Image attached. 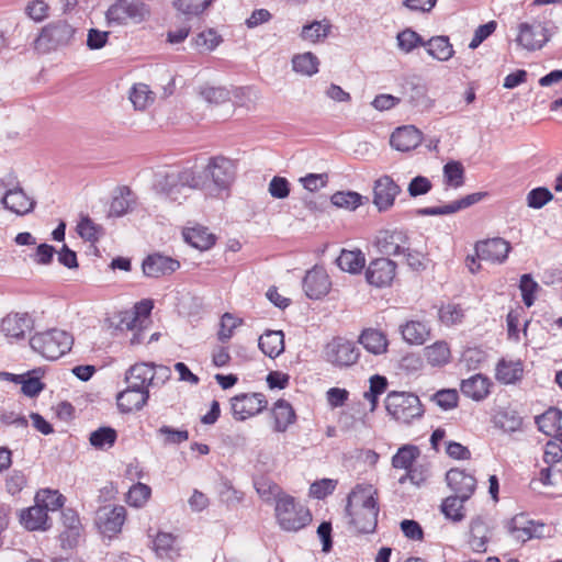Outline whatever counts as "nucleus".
<instances>
[{
	"label": "nucleus",
	"mask_w": 562,
	"mask_h": 562,
	"mask_svg": "<svg viewBox=\"0 0 562 562\" xmlns=\"http://www.w3.org/2000/svg\"><path fill=\"white\" fill-rule=\"evenodd\" d=\"M158 434L164 436L165 443L177 445L184 442L189 439V432L184 429H173L170 426H161Z\"/></svg>",
	"instance_id": "nucleus-62"
},
{
	"label": "nucleus",
	"mask_w": 562,
	"mask_h": 562,
	"mask_svg": "<svg viewBox=\"0 0 562 562\" xmlns=\"http://www.w3.org/2000/svg\"><path fill=\"white\" fill-rule=\"evenodd\" d=\"M149 15V9L142 0H116L105 12L110 27L138 24Z\"/></svg>",
	"instance_id": "nucleus-7"
},
{
	"label": "nucleus",
	"mask_w": 562,
	"mask_h": 562,
	"mask_svg": "<svg viewBox=\"0 0 562 562\" xmlns=\"http://www.w3.org/2000/svg\"><path fill=\"white\" fill-rule=\"evenodd\" d=\"M153 308L151 301H143L136 305L135 315H131L128 318H124L122 324H125L127 329L135 330L142 328L143 324L148 321V316Z\"/></svg>",
	"instance_id": "nucleus-50"
},
{
	"label": "nucleus",
	"mask_w": 562,
	"mask_h": 562,
	"mask_svg": "<svg viewBox=\"0 0 562 562\" xmlns=\"http://www.w3.org/2000/svg\"><path fill=\"white\" fill-rule=\"evenodd\" d=\"M510 249L508 241L496 237L476 243L475 255L480 260L503 263L507 259Z\"/></svg>",
	"instance_id": "nucleus-20"
},
{
	"label": "nucleus",
	"mask_w": 562,
	"mask_h": 562,
	"mask_svg": "<svg viewBox=\"0 0 562 562\" xmlns=\"http://www.w3.org/2000/svg\"><path fill=\"white\" fill-rule=\"evenodd\" d=\"M75 29L66 21H56L44 26L34 41V47L41 53H48L70 44Z\"/></svg>",
	"instance_id": "nucleus-8"
},
{
	"label": "nucleus",
	"mask_w": 562,
	"mask_h": 562,
	"mask_svg": "<svg viewBox=\"0 0 562 562\" xmlns=\"http://www.w3.org/2000/svg\"><path fill=\"white\" fill-rule=\"evenodd\" d=\"M543 460L549 467L540 471V481L543 485H554L555 481L552 480V476L561 473L562 446L557 441H548L544 448Z\"/></svg>",
	"instance_id": "nucleus-22"
},
{
	"label": "nucleus",
	"mask_w": 562,
	"mask_h": 562,
	"mask_svg": "<svg viewBox=\"0 0 562 562\" xmlns=\"http://www.w3.org/2000/svg\"><path fill=\"white\" fill-rule=\"evenodd\" d=\"M83 533V526L79 515L71 508L61 512L59 542L63 550H70L79 544Z\"/></svg>",
	"instance_id": "nucleus-11"
},
{
	"label": "nucleus",
	"mask_w": 562,
	"mask_h": 562,
	"mask_svg": "<svg viewBox=\"0 0 562 562\" xmlns=\"http://www.w3.org/2000/svg\"><path fill=\"white\" fill-rule=\"evenodd\" d=\"M446 184L459 188L464 183V168L460 161H449L443 166Z\"/></svg>",
	"instance_id": "nucleus-55"
},
{
	"label": "nucleus",
	"mask_w": 562,
	"mask_h": 562,
	"mask_svg": "<svg viewBox=\"0 0 562 562\" xmlns=\"http://www.w3.org/2000/svg\"><path fill=\"white\" fill-rule=\"evenodd\" d=\"M268 191L274 199H285L290 194V183L285 178L276 176L269 182Z\"/></svg>",
	"instance_id": "nucleus-63"
},
{
	"label": "nucleus",
	"mask_w": 562,
	"mask_h": 562,
	"mask_svg": "<svg viewBox=\"0 0 562 562\" xmlns=\"http://www.w3.org/2000/svg\"><path fill=\"white\" fill-rule=\"evenodd\" d=\"M424 47L427 48V53L439 61L449 60L453 54V46L449 41L448 36H432L428 41H425Z\"/></svg>",
	"instance_id": "nucleus-35"
},
{
	"label": "nucleus",
	"mask_w": 562,
	"mask_h": 562,
	"mask_svg": "<svg viewBox=\"0 0 562 562\" xmlns=\"http://www.w3.org/2000/svg\"><path fill=\"white\" fill-rule=\"evenodd\" d=\"M34 327V321L29 313L7 314L0 323V331L10 341H18L25 338L26 333Z\"/></svg>",
	"instance_id": "nucleus-16"
},
{
	"label": "nucleus",
	"mask_w": 562,
	"mask_h": 562,
	"mask_svg": "<svg viewBox=\"0 0 562 562\" xmlns=\"http://www.w3.org/2000/svg\"><path fill=\"white\" fill-rule=\"evenodd\" d=\"M387 414L396 422L412 424L424 415V408L417 395L408 392H390L385 398Z\"/></svg>",
	"instance_id": "nucleus-6"
},
{
	"label": "nucleus",
	"mask_w": 562,
	"mask_h": 562,
	"mask_svg": "<svg viewBox=\"0 0 562 562\" xmlns=\"http://www.w3.org/2000/svg\"><path fill=\"white\" fill-rule=\"evenodd\" d=\"M267 404L262 393H241L231 398V411L236 420L244 422L260 414Z\"/></svg>",
	"instance_id": "nucleus-9"
},
{
	"label": "nucleus",
	"mask_w": 562,
	"mask_h": 562,
	"mask_svg": "<svg viewBox=\"0 0 562 562\" xmlns=\"http://www.w3.org/2000/svg\"><path fill=\"white\" fill-rule=\"evenodd\" d=\"M432 188L431 181L424 176H417L408 183V194L413 198L428 193Z\"/></svg>",
	"instance_id": "nucleus-64"
},
{
	"label": "nucleus",
	"mask_w": 562,
	"mask_h": 562,
	"mask_svg": "<svg viewBox=\"0 0 562 562\" xmlns=\"http://www.w3.org/2000/svg\"><path fill=\"white\" fill-rule=\"evenodd\" d=\"M330 281L326 271L322 268H313L303 279V289L307 297L318 300L330 290Z\"/></svg>",
	"instance_id": "nucleus-21"
},
{
	"label": "nucleus",
	"mask_w": 562,
	"mask_h": 562,
	"mask_svg": "<svg viewBox=\"0 0 562 562\" xmlns=\"http://www.w3.org/2000/svg\"><path fill=\"white\" fill-rule=\"evenodd\" d=\"M240 324V321L229 313H225L221 319V327L217 333L218 340L227 341L233 336L234 329Z\"/></svg>",
	"instance_id": "nucleus-60"
},
{
	"label": "nucleus",
	"mask_w": 562,
	"mask_h": 562,
	"mask_svg": "<svg viewBox=\"0 0 562 562\" xmlns=\"http://www.w3.org/2000/svg\"><path fill=\"white\" fill-rule=\"evenodd\" d=\"M260 350L269 358H277L284 350V335L282 330H267L258 341Z\"/></svg>",
	"instance_id": "nucleus-30"
},
{
	"label": "nucleus",
	"mask_w": 562,
	"mask_h": 562,
	"mask_svg": "<svg viewBox=\"0 0 562 562\" xmlns=\"http://www.w3.org/2000/svg\"><path fill=\"white\" fill-rule=\"evenodd\" d=\"M378 502L372 494H349L346 509L359 531L372 532L378 522Z\"/></svg>",
	"instance_id": "nucleus-5"
},
{
	"label": "nucleus",
	"mask_w": 562,
	"mask_h": 562,
	"mask_svg": "<svg viewBox=\"0 0 562 562\" xmlns=\"http://www.w3.org/2000/svg\"><path fill=\"white\" fill-rule=\"evenodd\" d=\"M1 203L4 209L16 215H25L33 211L35 201L30 198L21 187L5 190Z\"/></svg>",
	"instance_id": "nucleus-24"
},
{
	"label": "nucleus",
	"mask_w": 562,
	"mask_h": 562,
	"mask_svg": "<svg viewBox=\"0 0 562 562\" xmlns=\"http://www.w3.org/2000/svg\"><path fill=\"white\" fill-rule=\"evenodd\" d=\"M329 29L330 24L328 21H314L303 26L301 36L303 40L315 43L321 38H325L328 35Z\"/></svg>",
	"instance_id": "nucleus-54"
},
{
	"label": "nucleus",
	"mask_w": 562,
	"mask_h": 562,
	"mask_svg": "<svg viewBox=\"0 0 562 562\" xmlns=\"http://www.w3.org/2000/svg\"><path fill=\"white\" fill-rule=\"evenodd\" d=\"M374 244L380 254L396 257L408 250V236L402 229H384L378 233Z\"/></svg>",
	"instance_id": "nucleus-14"
},
{
	"label": "nucleus",
	"mask_w": 562,
	"mask_h": 562,
	"mask_svg": "<svg viewBox=\"0 0 562 562\" xmlns=\"http://www.w3.org/2000/svg\"><path fill=\"white\" fill-rule=\"evenodd\" d=\"M324 353L328 362L338 367L352 366L360 356L356 344L342 337H336L329 341L325 347Z\"/></svg>",
	"instance_id": "nucleus-10"
},
{
	"label": "nucleus",
	"mask_w": 562,
	"mask_h": 562,
	"mask_svg": "<svg viewBox=\"0 0 562 562\" xmlns=\"http://www.w3.org/2000/svg\"><path fill=\"white\" fill-rule=\"evenodd\" d=\"M221 43V37L213 30L199 33L193 40L195 48L200 50H213Z\"/></svg>",
	"instance_id": "nucleus-59"
},
{
	"label": "nucleus",
	"mask_w": 562,
	"mask_h": 562,
	"mask_svg": "<svg viewBox=\"0 0 562 562\" xmlns=\"http://www.w3.org/2000/svg\"><path fill=\"white\" fill-rule=\"evenodd\" d=\"M153 549L159 558L173 559L178 555L176 537L169 532H159L153 541Z\"/></svg>",
	"instance_id": "nucleus-43"
},
{
	"label": "nucleus",
	"mask_w": 562,
	"mask_h": 562,
	"mask_svg": "<svg viewBox=\"0 0 562 562\" xmlns=\"http://www.w3.org/2000/svg\"><path fill=\"white\" fill-rule=\"evenodd\" d=\"M446 480L452 492H474L476 487V479L464 470H449Z\"/></svg>",
	"instance_id": "nucleus-34"
},
{
	"label": "nucleus",
	"mask_w": 562,
	"mask_h": 562,
	"mask_svg": "<svg viewBox=\"0 0 562 562\" xmlns=\"http://www.w3.org/2000/svg\"><path fill=\"white\" fill-rule=\"evenodd\" d=\"M363 196L353 191H339L331 195V203L341 209L353 211L362 204Z\"/></svg>",
	"instance_id": "nucleus-52"
},
{
	"label": "nucleus",
	"mask_w": 562,
	"mask_h": 562,
	"mask_svg": "<svg viewBox=\"0 0 562 562\" xmlns=\"http://www.w3.org/2000/svg\"><path fill=\"white\" fill-rule=\"evenodd\" d=\"M125 382L128 387L149 391V386H153L151 362H137L131 366L125 373Z\"/></svg>",
	"instance_id": "nucleus-27"
},
{
	"label": "nucleus",
	"mask_w": 562,
	"mask_h": 562,
	"mask_svg": "<svg viewBox=\"0 0 562 562\" xmlns=\"http://www.w3.org/2000/svg\"><path fill=\"white\" fill-rule=\"evenodd\" d=\"M424 356L431 367H442L450 361L451 351L449 345L439 340L424 349Z\"/></svg>",
	"instance_id": "nucleus-39"
},
{
	"label": "nucleus",
	"mask_w": 562,
	"mask_h": 562,
	"mask_svg": "<svg viewBox=\"0 0 562 562\" xmlns=\"http://www.w3.org/2000/svg\"><path fill=\"white\" fill-rule=\"evenodd\" d=\"M136 204L134 193L130 188L123 187L114 195L110 204V215L120 217L128 213Z\"/></svg>",
	"instance_id": "nucleus-38"
},
{
	"label": "nucleus",
	"mask_w": 562,
	"mask_h": 562,
	"mask_svg": "<svg viewBox=\"0 0 562 562\" xmlns=\"http://www.w3.org/2000/svg\"><path fill=\"white\" fill-rule=\"evenodd\" d=\"M396 276V263L385 257L373 259L366 269L367 282L375 288L390 286Z\"/></svg>",
	"instance_id": "nucleus-15"
},
{
	"label": "nucleus",
	"mask_w": 562,
	"mask_h": 562,
	"mask_svg": "<svg viewBox=\"0 0 562 562\" xmlns=\"http://www.w3.org/2000/svg\"><path fill=\"white\" fill-rule=\"evenodd\" d=\"M203 187L202 175L192 168H184L159 176L154 188L160 199L181 204L193 190L203 189Z\"/></svg>",
	"instance_id": "nucleus-1"
},
{
	"label": "nucleus",
	"mask_w": 562,
	"mask_h": 562,
	"mask_svg": "<svg viewBox=\"0 0 562 562\" xmlns=\"http://www.w3.org/2000/svg\"><path fill=\"white\" fill-rule=\"evenodd\" d=\"M183 237L187 243L200 250L210 249L215 244V236L203 226L187 228L183 232Z\"/></svg>",
	"instance_id": "nucleus-36"
},
{
	"label": "nucleus",
	"mask_w": 562,
	"mask_h": 562,
	"mask_svg": "<svg viewBox=\"0 0 562 562\" xmlns=\"http://www.w3.org/2000/svg\"><path fill=\"white\" fill-rule=\"evenodd\" d=\"M422 132L416 127H397L391 135L390 143L393 148L400 151H409L415 149L422 143Z\"/></svg>",
	"instance_id": "nucleus-26"
},
{
	"label": "nucleus",
	"mask_w": 562,
	"mask_h": 562,
	"mask_svg": "<svg viewBox=\"0 0 562 562\" xmlns=\"http://www.w3.org/2000/svg\"><path fill=\"white\" fill-rule=\"evenodd\" d=\"M522 376V367L520 362L501 360L496 367V379L504 383H515Z\"/></svg>",
	"instance_id": "nucleus-46"
},
{
	"label": "nucleus",
	"mask_w": 562,
	"mask_h": 562,
	"mask_svg": "<svg viewBox=\"0 0 562 562\" xmlns=\"http://www.w3.org/2000/svg\"><path fill=\"white\" fill-rule=\"evenodd\" d=\"M553 199L551 191L544 187L535 188L527 194V205L531 209H541Z\"/></svg>",
	"instance_id": "nucleus-56"
},
{
	"label": "nucleus",
	"mask_w": 562,
	"mask_h": 562,
	"mask_svg": "<svg viewBox=\"0 0 562 562\" xmlns=\"http://www.w3.org/2000/svg\"><path fill=\"white\" fill-rule=\"evenodd\" d=\"M272 416L274 419V430L277 432H284L296 419L293 407L284 400H278L274 403Z\"/></svg>",
	"instance_id": "nucleus-33"
},
{
	"label": "nucleus",
	"mask_w": 562,
	"mask_h": 562,
	"mask_svg": "<svg viewBox=\"0 0 562 562\" xmlns=\"http://www.w3.org/2000/svg\"><path fill=\"white\" fill-rule=\"evenodd\" d=\"M515 41L522 49L529 52L537 50L542 48L549 41L548 30L538 21L532 23L524 22L518 25V34Z\"/></svg>",
	"instance_id": "nucleus-12"
},
{
	"label": "nucleus",
	"mask_w": 562,
	"mask_h": 562,
	"mask_svg": "<svg viewBox=\"0 0 562 562\" xmlns=\"http://www.w3.org/2000/svg\"><path fill=\"white\" fill-rule=\"evenodd\" d=\"M431 400L442 409L448 411L458 405L459 395L456 390L445 389L436 392Z\"/></svg>",
	"instance_id": "nucleus-57"
},
{
	"label": "nucleus",
	"mask_w": 562,
	"mask_h": 562,
	"mask_svg": "<svg viewBox=\"0 0 562 562\" xmlns=\"http://www.w3.org/2000/svg\"><path fill=\"white\" fill-rule=\"evenodd\" d=\"M205 170L218 190L228 189L235 179V166L233 160L223 156L212 157Z\"/></svg>",
	"instance_id": "nucleus-17"
},
{
	"label": "nucleus",
	"mask_w": 562,
	"mask_h": 562,
	"mask_svg": "<svg viewBox=\"0 0 562 562\" xmlns=\"http://www.w3.org/2000/svg\"><path fill=\"white\" fill-rule=\"evenodd\" d=\"M400 193V186L390 176H383L374 182L373 204L380 212L387 211Z\"/></svg>",
	"instance_id": "nucleus-19"
},
{
	"label": "nucleus",
	"mask_w": 562,
	"mask_h": 562,
	"mask_svg": "<svg viewBox=\"0 0 562 562\" xmlns=\"http://www.w3.org/2000/svg\"><path fill=\"white\" fill-rule=\"evenodd\" d=\"M562 412L558 408H549L546 413L536 418L540 431L547 436H553L562 428Z\"/></svg>",
	"instance_id": "nucleus-41"
},
{
	"label": "nucleus",
	"mask_w": 562,
	"mask_h": 562,
	"mask_svg": "<svg viewBox=\"0 0 562 562\" xmlns=\"http://www.w3.org/2000/svg\"><path fill=\"white\" fill-rule=\"evenodd\" d=\"M490 529L486 522L477 517L471 521L470 526V544L474 551H486V543L488 541Z\"/></svg>",
	"instance_id": "nucleus-40"
},
{
	"label": "nucleus",
	"mask_w": 562,
	"mask_h": 562,
	"mask_svg": "<svg viewBox=\"0 0 562 562\" xmlns=\"http://www.w3.org/2000/svg\"><path fill=\"white\" fill-rule=\"evenodd\" d=\"M470 498L469 494H452L441 503V512L446 518L452 521H461L465 517L464 503Z\"/></svg>",
	"instance_id": "nucleus-32"
},
{
	"label": "nucleus",
	"mask_w": 562,
	"mask_h": 562,
	"mask_svg": "<svg viewBox=\"0 0 562 562\" xmlns=\"http://www.w3.org/2000/svg\"><path fill=\"white\" fill-rule=\"evenodd\" d=\"M77 232L85 240L95 243L103 235V227L94 223L89 216H82L77 225Z\"/></svg>",
	"instance_id": "nucleus-51"
},
{
	"label": "nucleus",
	"mask_w": 562,
	"mask_h": 562,
	"mask_svg": "<svg viewBox=\"0 0 562 562\" xmlns=\"http://www.w3.org/2000/svg\"><path fill=\"white\" fill-rule=\"evenodd\" d=\"M125 518L123 506H103L97 512L95 525L103 536L113 538L121 532Z\"/></svg>",
	"instance_id": "nucleus-13"
},
{
	"label": "nucleus",
	"mask_w": 562,
	"mask_h": 562,
	"mask_svg": "<svg viewBox=\"0 0 562 562\" xmlns=\"http://www.w3.org/2000/svg\"><path fill=\"white\" fill-rule=\"evenodd\" d=\"M319 60L311 52L294 55L292 58V68L295 72L311 77L318 72Z\"/></svg>",
	"instance_id": "nucleus-42"
},
{
	"label": "nucleus",
	"mask_w": 562,
	"mask_h": 562,
	"mask_svg": "<svg viewBox=\"0 0 562 562\" xmlns=\"http://www.w3.org/2000/svg\"><path fill=\"white\" fill-rule=\"evenodd\" d=\"M419 456L420 450L417 446L404 445L398 448L397 452L392 457V465L395 469L408 470L414 467Z\"/></svg>",
	"instance_id": "nucleus-44"
},
{
	"label": "nucleus",
	"mask_w": 562,
	"mask_h": 562,
	"mask_svg": "<svg viewBox=\"0 0 562 562\" xmlns=\"http://www.w3.org/2000/svg\"><path fill=\"white\" fill-rule=\"evenodd\" d=\"M149 398V391L138 387H128L120 392L116 396L117 407L122 413H131L142 409Z\"/></svg>",
	"instance_id": "nucleus-25"
},
{
	"label": "nucleus",
	"mask_w": 562,
	"mask_h": 562,
	"mask_svg": "<svg viewBox=\"0 0 562 562\" xmlns=\"http://www.w3.org/2000/svg\"><path fill=\"white\" fill-rule=\"evenodd\" d=\"M359 342L367 351L373 355H382L386 352L389 346L385 334L374 328H367L362 330L359 336Z\"/></svg>",
	"instance_id": "nucleus-31"
},
{
	"label": "nucleus",
	"mask_w": 562,
	"mask_h": 562,
	"mask_svg": "<svg viewBox=\"0 0 562 562\" xmlns=\"http://www.w3.org/2000/svg\"><path fill=\"white\" fill-rule=\"evenodd\" d=\"M508 533L518 541H527L543 536L546 526L528 518L526 514L514 516L506 525Z\"/></svg>",
	"instance_id": "nucleus-18"
},
{
	"label": "nucleus",
	"mask_w": 562,
	"mask_h": 562,
	"mask_svg": "<svg viewBox=\"0 0 562 562\" xmlns=\"http://www.w3.org/2000/svg\"><path fill=\"white\" fill-rule=\"evenodd\" d=\"M519 289L521 291L522 302L530 307L535 302V293L538 291V283L530 274H522L520 278Z\"/></svg>",
	"instance_id": "nucleus-58"
},
{
	"label": "nucleus",
	"mask_w": 562,
	"mask_h": 562,
	"mask_svg": "<svg viewBox=\"0 0 562 562\" xmlns=\"http://www.w3.org/2000/svg\"><path fill=\"white\" fill-rule=\"evenodd\" d=\"M274 516L279 527L289 532L299 531L312 521V514L308 508L290 494H277Z\"/></svg>",
	"instance_id": "nucleus-3"
},
{
	"label": "nucleus",
	"mask_w": 562,
	"mask_h": 562,
	"mask_svg": "<svg viewBox=\"0 0 562 562\" xmlns=\"http://www.w3.org/2000/svg\"><path fill=\"white\" fill-rule=\"evenodd\" d=\"M74 344L72 336L61 329L53 328L36 333L30 338L33 351L47 360H57L68 351Z\"/></svg>",
	"instance_id": "nucleus-4"
},
{
	"label": "nucleus",
	"mask_w": 562,
	"mask_h": 562,
	"mask_svg": "<svg viewBox=\"0 0 562 562\" xmlns=\"http://www.w3.org/2000/svg\"><path fill=\"white\" fill-rule=\"evenodd\" d=\"M25 14L35 22H41L48 16V4L44 0L30 1L25 7Z\"/></svg>",
	"instance_id": "nucleus-61"
},
{
	"label": "nucleus",
	"mask_w": 562,
	"mask_h": 562,
	"mask_svg": "<svg viewBox=\"0 0 562 562\" xmlns=\"http://www.w3.org/2000/svg\"><path fill=\"white\" fill-rule=\"evenodd\" d=\"M398 48L405 54L412 53L416 47L424 46V38L412 29H405L396 36Z\"/></svg>",
	"instance_id": "nucleus-53"
},
{
	"label": "nucleus",
	"mask_w": 562,
	"mask_h": 562,
	"mask_svg": "<svg viewBox=\"0 0 562 562\" xmlns=\"http://www.w3.org/2000/svg\"><path fill=\"white\" fill-rule=\"evenodd\" d=\"M63 494H35V504L20 513L21 525L30 530H47L50 527L48 512H55L65 504Z\"/></svg>",
	"instance_id": "nucleus-2"
},
{
	"label": "nucleus",
	"mask_w": 562,
	"mask_h": 562,
	"mask_svg": "<svg viewBox=\"0 0 562 562\" xmlns=\"http://www.w3.org/2000/svg\"><path fill=\"white\" fill-rule=\"evenodd\" d=\"M400 330L403 339L409 345H423L430 336L429 324L422 321H407Z\"/></svg>",
	"instance_id": "nucleus-28"
},
{
	"label": "nucleus",
	"mask_w": 562,
	"mask_h": 562,
	"mask_svg": "<svg viewBox=\"0 0 562 562\" xmlns=\"http://www.w3.org/2000/svg\"><path fill=\"white\" fill-rule=\"evenodd\" d=\"M491 382L482 374H474L461 383V392L464 396L474 401H482L490 394Z\"/></svg>",
	"instance_id": "nucleus-29"
},
{
	"label": "nucleus",
	"mask_w": 562,
	"mask_h": 562,
	"mask_svg": "<svg viewBox=\"0 0 562 562\" xmlns=\"http://www.w3.org/2000/svg\"><path fill=\"white\" fill-rule=\"evenodd\" d=\"M337 266L346 272L356 274L366 266V257L361 250H341L336 259Z\"/></svg>",
	"instance_id": "nucleus-37"
},
{
	"label": "nucleus",
	"mask_w": 562,
	"mask_h": 562,
	"mask_svg": "<svg viewBox=\"0 0 562 562\" xmlns=\"http://www.w3.org/2000/svg\"><path fill=\"white\" fill-rule=\"evenodd\" d=\"M199 95L210 104L220 105L231 99V93L225 87L204 85L199 88Z\"/></svg>",
	"instance_id": "nucleus-49"
},
{
	"label": "nucleus",
	"mask_w": 562,
	"mask_h": 562,
	"mask_svg": "<svg viewBox=\"0 0 562 562\" xmlns=\"http://www.w3.org/2000/svg\"><path fill=\"white\" fill-rule=\"evenodd\" d=\"M212 2L213 0H172V5L189 21L193 16H200Z\"/></svg>",
	"instance_id": "nucleus-45"
},
{
	"label": "nucleus",
	"mask_w": 562,
	"mask_h": 562,
	"mask_svg": "<svg viewBox=\"0 0 562 562\" xmlns=\"http://www.w3.org/2000/svg\"><path fill=\"white\" fill-rule=\"evenodd\" d=\"M130 100L136 110H145L155 101V93L145 83H135L130 91Z\"/></svg>",
	"instance_id": "nucleus-47"
},
{
	"label": "nucleus",
	"mask_w": 562,
	"mask_h": 562,
	"mask_svg": "<svg viewBox=\"0 0 562 562\" xmlns=\"http://www.w3.org/2000/svg\"><path fill=\"white\" fill-rule=\"evenodd\" d=\"M142 268L146 277L160 278L177 271L180 268V262L171 257L154 254L146 257Z\"/></svg>",
	"instance_id": "nucleus-23"
},
{
	"label": "nucleus",
	"mask_w": 562,
	"mask_h": 562,
	"mask_svg": "<svg viewBox=\"0 0 562 562\" xmlns=\"http://www.w3.org/2000/svg\"><path fill=\"white\" fill-rule=\"evenodd\" d=\"M116 430L111 427H100L89 437L90 445L95 449L105 450L112 448L116 441Z\"/></svg>",
	"instance_id": "nucleus-48"
}]
</instances>
